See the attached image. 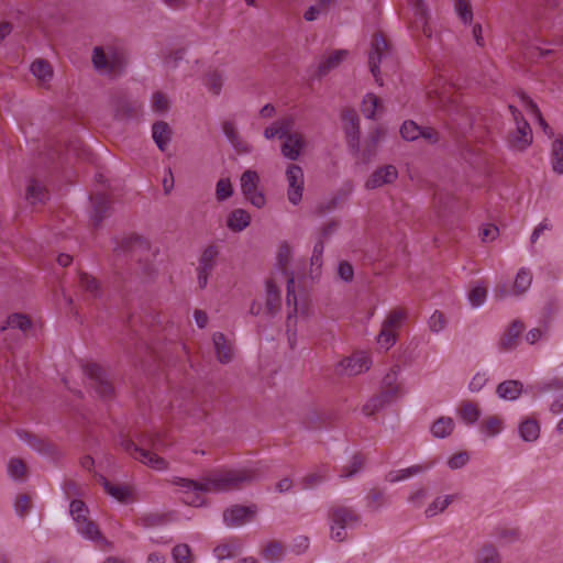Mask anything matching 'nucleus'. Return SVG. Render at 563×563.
<instances>
[{"mask_svg": "<svg viewBox=\"0 0 563 563\" xmlns=\"http://www.w3.org/2000/svg\"><path fill=\"white\" fill-rule=\"evenodd\" d=\"M286 180L288 184L287 198L288 201L297 206L302 199L303 194V170L299 165L290 164L286 170Z\"/></svg>", "mask_w": 563, "mask_h": 563, "instance_id": "9", "label": "nucleus"}, {"mask_svg": "<svg viewBox=\"0 0 563 563\" xmlns=\"http://www.w3.org/2000/svg\"><path fill=\"white\" fill-rule=\"evenodd\" d=\"M398 172L395 166L386 165L376 169L371 177L366 180L365 187L367 189H375L386 184H391L396 180Z\"/></svg>", "mask_w": 563, "mask_h": 563, "instance_id": "15", "label": "nucleus"}, {"mask_svg": "<svg viewBox=\"0 0 563 563\" xmlns=\"http://www.w3.org/2000/svg\"><path fill=\"white\" fill-rule=\"evenodd\" d=\"M233 194V188L229 179L221 178L217 183L216 196L219 201H224Z\"/></svg>", "mask_w": 563, "mask_h": 563, "instance_id": "57", "label": "nucleus"}, {"mask_svg": "<svg viewBox=\"0 0 563 563\" xmlns=\"http://www.w3.org/2000/svg\"><path fill=\"white\" fill-rule=\"evenodd\" d=\"M18 434L23 441H25L30 445V448H32L40 454L52 455L54 453V446L46 440L24 431L19 432Z\"/></svg>", "mask_w": 563, "mask_h": 563, "instance_id": "27", "label": "nucleus"}, {"mask_svg": "<svg viewBox=\"0 0 563 563\" xmlns=\"http://www.w3.org/2000/svg\"><path fill=\"white\" fill-rule=\"evenodd\" d=\"M431 433L434 438L444 439L454 430V421L450 417H440L431 426Z\"/></svg>", "mask_w": 563, "mask_h": 563, "instance_id": "32", "label": "nucleus"}, {"mask_svg": "<svg viewBox=\"0 0 563 563\" xmlns=\"http://www.w3.org/2000/svg\"><path fill=\"white\" fill-rule=\"evenodd\" d=\"M481 416V410L473 402H464L460 409L461 419L467 424H474Z\"/></svg>", "mask_w": 563, "mask_h": 563, "instance_id": "45", "label": "nucleus"}, {"mask_svg": "<svg viewBox=\"0 0 563 563\" xmlns=\"http://www.w3.org/2000/svg\"><path fill=\"white\" fill-rule=\"evenodd\" d=\"M121 448L129 453L134 460L151 466L152 468L162 471L167 467V462L153 453L148 448L158 450L161 446V440L153 438L152 435H143L140 439V444H136L133 440L122 438L120 441Z\"/></svg>", "mask_w": 563, "mask_h": 563, "instance_id": "2", "label": "nucleus"}, {"mask_svg": "<svg viewBox=\"0 0 563 563\" xmlns=\"http://www.w3.org/2000/svg\"><path fill=\"white\" fill-rule=\"evenodd\" d=\"M532 283V274L529 268L521 267L515 278L514 283V294L516 296H520L525 294L531 286Z\"/></svg>", "mask_w": 563, "mask_h": 563, "instance_id": "35", "label": "nucleus"}, {"mask_svg": "<svg viewBox=\"0 0 563 563\" xmlns=\"http://www.w3.org/2000/svg\"><path fill=\"white\" fill-rule=\"evenodd\" d=\"M522 101H523L526 109L538 120V123L541 126V129L543 130V132L549 137H553L554 132H553L552 128L543 119L541 111L539 110L538 106L533 102V100H531L527 96H523Z\"/></svg>", "mask_w": 563, "mask_h": 563, "instance_id": "37", "label": "nucleus"}, {"mask_svg": "<svg viewBox=\"0 0 563 563\" xmlns=\"http://www.w3.org/2000/svg\"><path fill=\"white\" fill-rule=\"evenodd\" d=\"M400 367L395 365L383 378V390L391 389L395 391V399L402 395L400 385L397 384Z\"/></svg>", "mask_w": 563, "mask_h": 563, "instance_id": "39", "label": "nucleus"}, {"mask_svg": "<svg viewBox=\"0 0 563 563\" xmlns=\"http://www.w3.org/2000/svg\"><path fill=\"white\" fill-rule=\"evenodd\" d=\"M324 251V241L322 239H318L314 243L312 255H311V266H316L320 268L322 265V255Z\"/></svg>", "mask_w": 563, "mask_h": 563, "instance_id": "60", "label": "nucleus"}, {"mask_svg": "<svg viewBox=\"0 0 563 563\" xmlns=\"http://www.w3.org/2000/svg\"><path fill=\"white\" fill-rule=\"evenodd\" d=\"M522 393V383L509 379L500 383L496 388V394L504 400H516Z\"/></svg>", "mask_w": 563, "mask_h": 563, "instance_id": "26", "label": "nucleus"}, {"mask_svg": "<svg viewBox=\"0 0 563 563\" xmlns=\"http://www.w3.org/2000/svg\"><path fill=\"white\" fill-rule=\"evenodd\" d=\"M523 329V323L519 320H515L501 335L498 342L499 351L508 352L516 349Z\"/></svg>", "mask_w": 563, "mask_h": 563, "instance_id": "14", "label": "nucleus"}, {"mask_svg": "<svg viewBox=\"0 0 563 563\" xmlns=\"http://www.w3.org/2000/svg\"><path fill=\"white\" fill-rule=\"evenodd\" d=\"M26 200L32 203H42L48 198V191L44 184L36 178H30L26 186Z\"/></svg>", "mask_w": 563, "mask_h": 563, "instance_id": "22", "label": "nucleus"}, {"mask_svg": "<svg viewBox=\"0 0 563 563\" xmlns=\"http://www.w3.org/2000/svg\"><path fill=\"white\" fill-rule=\"evenodd\" d=\"M532 142V131L530 124L526 119H521L516 126V132L512 136L511 143L514 146L525 150Z\"/></svg>", "mask_w": 563, "mask_h": 563, "instance_id": "25", "label": "nucleus"}, {"mask_svg": "<svg viewBox=\"0 0 563 563\" xmlns=\"http://www.w3.org/2000/svg\"><path fill=\"white\" fill-rule=\"evenodd\" d=\"M9 474L13 478H21L26 471L25 464L20 459H12L9 462Z\"/></svg>", "mask_w": 563, "mask_h": 563, "instance_id": "59", "label": "nucleus"}, {"mask_svg": "<svg viewBox=\"0 0 563 563\" xmlns=\"http://www.w3.org/2000/svg\"><path fill=\"white\" fill-rule=\"evenodd\" d=\"M451 120L460 128L471 126V113L465 108L454 106L450 110Z\"/></svg>", "mask_w": 563, "mask_h": 563, "instance_id": "44", "label": "nucleus"}, {"mask_svg": "<svg viewBox=\"0 0 563 563\" xmlns=\"http://www.w3.org/2000/svg\"><path fill=\"white\" fill-rule=\"evenodd\" d=\"M92 202V221L98 227L102 220L107 217L110 210V200L104 192H97L90 197Z\"/></svg>", "mask_w": 563, "mask_h": 563, "instance_id": "19", "label": "nucleus"}, {"mask_svg": "<svg viewBox=\"0 0 563 563\" xmlns=\"http://www.w3.org/2000/svg\"><path fill=\"white\" fill-rule=\"evenodd\" d=\"M454 10L464 24L472 22L473 11L470 0H455Z\"/></svg>", "mask_w": 563, "mask_h": 563, "instance_id": "49", "label": "nucleus"}, {"mask_svg": "<svg viewBox=\"0 0 563 563\" xmlns=\"http://www.w3.org/2000/svg\"><path fill=\"white\" fill-rule=\"evenodd\" d=\"M347 51L338 49L331 53L318 67L319 76L327 75L331 69L338 67L341 62L346 57Z\"/></svg>", "mask_w": 563, "mask_h": 563, "instance_id": "31", "label": "nucleus"}, {"mask_svg": "<svg viewBox=\"0 0 563 563\" xmlns=\"http://www.w3.org/2000/svg\"><path fill=\"white\" fill-rule=\"evenodd\" d=\"M257 512L255 505L241 506L234 505L227 508L223 512V521L229 527H239L251 521Z\"/></svg>", "mask_w": 563, "mask_h": 563, "instance_id": "12", "label": "nucleus"}, {"mask_svg": "<svg viewBox=\"0 0 563 563\" xmlns=\"http://www.w3.org/2000/svg\"><path fill=\"white\" fill-rule=\"evenodd\" d=\"M205 85L213 95L218 96L223 86V77L218 71H210L206 75Z\"/></svg>", "mask_w": 563, "mask_h": 563, "instance_id": "51", "label": "nucleus"}, {"mask_svg": "<svg viewBox=\"0 0 563 563\" xmlns=\"http://www.w3.org/2000/svg\"><path fill=\"white\" fill-rule=\"evenodd\" d=\"M412 11H413V20L411 22L412 32H417L420 29L427 26L429 24V13L428 8L423 0H409Z\"/></svg>", "mask_w": 563, "mask_h": 563, "instance_id": "23", "label": "nucleus"}, {"mask_svg": "<svg viewBox=\"0 0 563 563\" xmlns=\"http://www.w3.org/2000/svg\"><path fill=\"white\" fill-rule=\"evenodd\" d=\"M99 483L104 490L121 503H125L130 497V490L125 486L112 485L103 475H99Z\"/></svg>", "mask_w": 563, "mask_h": 563, "instance_id": "34", "label": "nucleus"}, {"mask_svg": "<svg viewBox=\"0 0 563 563\" xmlns=\"http://www.w3.org/2000/svg\"><path fill=\"white\" fill-rule=\"evenodd\" d=\"M378 344L388 350L390 346H393L396 342V335L395 332L390 329H387L385 327H382V330L377 338Z\"/></svg>", "mask_w": 563, "mask_h": 563, "instance_id": "58", "label": "nucleus"}, {"mask_svg": "<svg viewBox=\"0 0 563 563\" xmlns=\"http://www.w3.org/2000/svg\"><path fill=\"white\" fill-rule=\"evenodd\" d=\"M329 475V468L325 465L319 466L312 473L307 474L302 477L300 485L302 489L313 488L323 483Z\"/></svg>", "mask_w": 563, "mask_h": 563, "instance_id": "30", "label": "nucleus"}, {"mask_svg": "<svg viewBox=\"0 0 563 563\" xmlns=\"http://www.w3.org/2000/svg\"><path fill=\"white\" fill-rule=\"evenodd\" d=\"M251 216L244 209H234L228 217L227 225L231 231L241 232L250 225Z\"/></svg>", "mask_w": 563, "mask_h": 563, "instance_id": "28", "label": "nucleus"}, {"mask_svg": "<svg viewBox=\"0 0 563 563\" xmlns=\"http://www.w3.org/2000/svg\"><path fill=\"white\" fill-rule=\"evenodd\" d=\"M79 285L92 298H99L101 296L100 285L95 277L86 273H80Z\"/></svg>", "mask_w": 563, "mask_h": 563, "instance_id": "42", "label": "nucleus"}, {"mask_svg": "<svg viewBox=\"0 0 563 563\" xmlns=\"http://www.w3.org/2000/svg\"><path fill=\"white\" fill-rule=\"evenodd\" d=\"M380 106L379 99L374 93H367L362 102V112L367 119H374Z\"/></svg>", "mask_w": 563, "mask_h": 563, "instance_id": "48", "label": "nucleus"}, {"mask_svg": "<svg viewBox=\"0 0 563 563\" xmlns=\"http://www.w3.org/2000/svg\"><path fill=\"white\" fill-rule=\"evenodd\" d=\"M481 430L488 437H495L503 430V420L497 416H490L482 422Z\"/></svg>", "mask_w": 563, "mask_h": 563, "instance_id": "46", "label": "nucleus"}, {"mask_svg": "<svg viewBox=\"0 0 563 563\" xmlns=\"http://www.w3.org/2000/svg\"><path fill=\"white\" fill-rule=\"evenodd\" d=\"M279 307V290L272 280H268L266 284V310L271 316H274L278 311Z\"/></svg>", "mask_w": 563, "mask_h": 563, "instance_id": "36", "label": "nucleus"}, {"mask_svg": "<svg viewBox=\"0 0 563 563\" xmlns=\"http://www.w3.org/2000/svg\"><path fill=\"white\" fill-rule=\"evenodd\" d=\"M390 57V47L386 38L382 34H375L372 48L368 55L369 70L375 81L383 85L380 78L379 64L385 63Z\"/></svg>", "mask_w": 563, "mask_h": 563, "instance_id": "7", "label": "nucleus"}, {"mask_svg": "<svg viewBox=\"0 0 563 563\" xmlns=\"http://www.w3.org/2000/svg\"><path fill=\"white\" fill-rule=\"evenodd\" d=\"M283 555V547L277 542H272L267 544L264 550V556L271 561H277Z\"/></svg>", "mask_w": 563, "mask_h": 563, "instance_id": "63", "label": "nucleus"}, {"mask_svg": "<svg viewBox=\"0 0 563 563\" xmlns=\"http://www.w3.org/2000/svg\"><path fill=\"white\" fill-rule=\"evenodd\" d=\"M360 519L358 514L350 507H333L330 512L331 539L338 542L344 541L346 539L345 530L358 525Z\"/></svg>", "mask_w": 563, "mask_h": 563, "instance_id": "4", "label": "nucleus"}, {"mask_svg": "<svg viewBox=\"0 0 563 563\" xmlns=\"http://www.w3.org/2000/svg\"><path fill=\"white\" fill-rule=\"evenodd\" d=\"M32 74L41 80H47L53 76V70L49 65L44 59H36L31 65Z\"/></svg>", "mask_w": 563, "mask_h": 563, "instance_id": "47", "label": "nucleus"}, {"mask_svg": "<svg viewBox=\"0 0 563 563\" xmlns=\"http://www.w3.org/2000/svg\"><path fill=\"white\" fill-rule=\"evenodd\" d=\"M342 121L349 145L358 151L360 143V119L355 110L346 109L342 113Z\"/></svg>", "mask_w": 563, "mask_h": 563, "instance_id": "13", "label": "nucleus"}, {"mask_svg": "<svg viewBox=\"0 0 563 563\" xmlns=\"http://www.w3.org/2000/svg\"><path fill=\"white\" fill-rule=\"evenodd\" d=\"M85 375L90 380V387L103 399H110L114 394L112 380L99 364L88 363L84 367Z\"/></svg>", "mask_w": 563, "mask_h": 563, "instance_id": "6", "label": "nucleus"}, {"mask_svg": "<svg viewBox=\"0 0 563 563\" xmlns=\"http://www.w3.org/2000/svg\"><path fill=\"white\" fill-rule=\"evenodd\" d=\"M260 178L256 172L246 170L241 176V189L245 198L256 208L265 206L266 199L262 191L257 189Z\"/></svg>", "mask_w": 563, "mask_h": 563, "instance_id": "10", "label": "nucleus"}, {"mask_svg": "<svg viewBox=\"0 0 563 563\" xmlns=\"http://www.w3.org/2000/svg\"><path fill=\"white\" fill-rule=\"evenodd\" d=\"M428 324L433 333H439L446 327V319L441 311L435 310L429 318Z\"/></svg>", "mask_w": 563, "mask_h": 563, "instance_id": "54", "label": "nucleus"}, {"mask_svg": "<svg viewBox=\"0 0 563 563\" xmlns=\"http://www.w3.org/2000/svg\"><path fill=\"white\" fill-rule=\"evenodd\" d=\"M219 254V247L214 244L207 246L201 253L197 267V279L201 289L207 287L209 276L217 266Z\"/></svg>", "mask_w": 563, "mask_h": 563, "instance_id": "8", "label": "nucleus"}, {"mask_svg": "<svg viewBox=\"0 0 563 563\" xmlns=\"http://www.w3.org/2000/svg\"><path fill=\"white\" fill-rule=\"evenodd\" d=\"M217 358L221 363H229L233 358V349L231 343L221 332H216L212 336Z\"/></svg>", "mask_w": 563, "mask_h": 563, "instance_id": "21", "label": "nucleus"}, {"mask_svg": "<svg viewBox=\"0 0 563 563\" xmlns=\"http://www.w3.org/2000/svg\"><path fill=\"white\" fill-rule=\"evenodd\" d=\"M88 512L89 510L84 501L79 499L71 500L69 514L76 522L78 533L88 540H100L102 539L101 532L97 525L89 520Z\"/></svg>", "mask_w": 563, "mask_h": 563, "instance_id": "5", "label": "nucleus"}, {"mask_svg": "<svg viewBox=\"0 0 563 563\" xmlns=\"http://www.w3.org/2000/svg\"><path fill=\"white\" fill-rule=\"evenodd\" d=\"M31 328V321L25 314L13 313L8 317L5 325L1 328L3 332L19 330L25 333Z\"/></svg>", "mask_w": 563, "mask_h": 563, "instance_id": "33", "label": "nucleus"}, {"mask_svg": "<svg viewBox=\"0 0 563 563\" xmlns=\"http://www.w3.org/2000/svg\"><path fill=\"white\" fill-rule=\"evenodd\" d=\"M454 495H446L437 497L426 509L424 514L428 518L434 517L435 515L443 512L449 505L454 500Z\"/></svg>", "mask_w": 563, "mask_h": 563, "instance_id": "41", "label": "nucleus"}, {"mask_svg": "<svg viewBox=\"0 0 563 563\" xmlns=\"http://www.w3.org/2000/svg\"><path fill=\"white\" fill-rule=\"evenodd\" d=\"M364 456L360 453L354 454L347 465H344L340 473V478L350 479L356 475L364 465Z\"/></svg>", "mask_w": 563, "mask_h": 563, "instance_id": "40", "label": "nucleus"}, {"mask_svg": "<svg viewBox=\"0 0 563 563\" xmlns=\"http://www.w3.org/2000/svg\"><path fill=\"white\" fill-rule=\"evenodd\" d=\"M395 400V391L391 389L382 390L378 395L372 397L362 408V411L366 416H373L376 412L384 409L391 401Z\"/></svg>", "mask_w": 563, "mask_h": 563, "instance_id": "16", "label": "nucleus"}, {"mask_svg": "<svg viewBox=\"0 0 563 563\" xmlns=\"http://www.w3.org/2000/svg\"><path fill=\"white\" fill-rule=\"evenodd\" d=\"M262 477L261 471L255 465H245L234 468H218L206 474L200 481L176 477L174 484L184 494L183 501L186 505L200 507L203 504L202 494L239 490Z\"/></svg>", "mask_w": 563, "mask_h": 563, "instance_id": "1", "label": "nucleus"}, {"mask_svg": "<svg viewBox=\"0 0 563 563\" xmlns=\"http://www.w3.org/2000/svg\"><path fill=\"white\" fill-rule=\"evenodd\" d=\"M303 147L305 140L302 135L294 133L285 139V142L282 145V154L290 161H296L300 156Z\"/></svg>", "mask_w": 563, "mask_h": 563, "instance_id": "18", "label": "nucleus"}, {"mask_svg": "<svg viewBox=\"0 0 563 563\" xmlns=\"http://www.w3.org/2000/svg\"><path fill=\"white\" fill-rule=\"evenodd\" d=\"M551 164L554 173L563 174V139L558 137L551 146Z\"/></svg>", "mask_w": 563, "mask_h": 563, "instance_id": "38", "label": "nucleus"}, {"mask_svg": "<svg viewBox=\"0 0 563 563\" xmlns=\"http://www.w3.org/2000/svg\"><path fill=\"white\" fill-rule=\"evenodd\" d=\"M152 136L157 147L165 152L172 139V130L164 121H157L152 126Z\"/></svg>", "mask_w": 563, "mask_h": 563, "instance_id": "24", "label": "nucleus"}, {"mask_svg": "<svg viewBox=\"0 0 563 563\" xmlns=\"http://www.w3.org/2000/svg\"><path fill=\"white\" fill-rule=\"evenodd\" d=\"M338 275L346 283L352 282L354 277L353 266L346 261H341L338 266Z\"/></svg>", "mask_w": 563, "mask_h": 563, "instance_id": "64", "label": "nucleus"}, {"mask_svg": "<svg viewBox=\"0 0 563 563\" xmlns=\"http://www.w3.org/2000/svg\"><path fill=\"white\" fill-rule=\"evenodd\" d=\"M172 558L174 563H195V558L188 544L180 543L173 548Z\"/></svg>", "mask_w": 563, "mask_h": 563, "instance_id": "43", "label": "nucleus"}, {"mask_svg": "<svg viewBox=\"0 0 563 563\" xmlns=\"http://www.w3.org/2000/svg\"><path fill=\"white\" fill-rule=\"evenodd\" d=\"M152 109L155 112L164 113L169 109V100L166 95L156 91L152 96Z\"/></svg>", "mask_w": 563, "mask_h": 563, "instance_id": "55", "label": "nucleus"}, {"mask_svg": "<svg viewBox=\"0 0 563 563\" xmlns=\"http://www.w3.org/2000/svg\"><path fill=\"white\" fill-rule=\"evenodd\" d=\"M487 297V289L485 286L477 284L474 286L470 294H468V300L471 305L475 308L482 306Z\"/></svg>", "mask_w": 563, "mask_h": 563, "instance_id": "53", "label": "nucleus"}, {"mask_svg": "<svg viewBox=\"0 0 563 563\" xmlns=\"http://www.w3.org/2000/svg\"><path fill=\"white\" fill-rule=\"evenodd\" d=\"M371 364L372 362L367 353L357 352L342 360L338 365V372L343 375L354 376L368 371Z\"/></svg>", "mask_w": 563, "mask_h": 563, "instance_id": "11", "label": "nucleus"}, {"mask_svg": "<svg viewBox=\"0 0 563 563\" xmlns=\"http://www.w3.org/2000/svg\"><path fill=\"white\" fill-rule=\"evenodd\" d=\"M125 63L123 52L117 48L108 47L107 51L99 46L93 48L92 64L102 74L117 76L123 71Z\"/></svg>", "mask_w": 563, "mask_h": 563, "instance_id": "3", "label": "nucleus"}, {"mask_svg": "<svg viewBox=\"0 0 563 563\" xmlns=\"http://www.w3.org/2000/svg\"><path fill=\"white\" fill-rule=\"evenodd\" d=\"M520 438L526 442H534L540 437V426L536 419L527 418L518 427Z\"/></svg>", "mask_w": 563, "mask_h": 563, "instance_id": "29", "label": "nucleus"}, {"mask_svg": "<svg viewBox=\"0 0 563 563\" xmlns=\"http://www.w3.org/2000/svg\"><path fill=\"white\" fill-rule=\"evenodd\" d=\"M476 563H501V560L496 548L486 544L481 549Z\"/></svg>", "mask_w": 563, "mask_h": 563, "instance_id": "50", "label": "nucleus"}, {"mask_svg": "<svg viewBox=\"0 0 563 563\" xmlns=\"http://www.w3.org/2000/svg\"><path fill=\"white\" fill-rule=\"evenodd\" d=\"M113 106L115 117L120 120H125L134 117L141 108L139 101L132 100L125 96L118 97L114 100Z\"/></svg>", "mask_w": 563, "mask_h": 563, "instance_id": "17", "label": "nucleus"}, {"mask_svg": "<svg viewBox=\"0 0 563 563\" xmlns=\"http://www.w3.org/2000/svg\"><path fill=\"white\" fill-rule=\"evenodd\" d=\"M275 123L279 130L280 139H286L292 134L291 130L295 125V119L292 117L284 118Z\"/></svg>", "mask_w": 563, "mask_h": 563, "instance_id": "61", "label": "nucleus"}, {"mask_svg": "<svg viewBox=\"0 0 563 563\" xmlns=\"http://www.w3.org/2000/svg\"><path fill=\"white\" fill-rule=\"evenodd\" d=\"M470 460V456L466 452H459L452 455L448 461V466L451 470H459L463 467Z\"/></svg>", "mask_w": 563, "mask_h": 563, "instance_id": "62", "label": "nucleus"}, {"mask_svg": "<svg viewBox=\"0 0 563 563\" xmlns=\"http://www.w3.org/2000/svg\"><path fill=\"white\" fill-rule=\"evenodd\" d=\"M405 317H406L405 311H402L400 309L393 310L388 314L386 320L383 322V327L395 331V329H397L401 324Z\"/></svg>", "mask_w": 563, "mask_h": 563, "instance_id": "56", "label": "nucleus"}, {"mask_svg": "<svg viewBox=\"0 0 563 563\" xmlns=\"http://www.w3.org/2000/svg\"><path fill=\"white\" fill-rule=\"evenodd\" d=\"M400 134L406 141H415L422 134V129L413 121H405Z\"/></svg>", "mask_w": 563, "mask_h": 563, "instance_id": "52", "label": "nucleus"}, {"mask_svg": "<svg viewBox=\"0 0 563 563\" xmlns=\"http://www.w3.org/2000/svg\"><path fill=\"white\" fill-rule=\"evenodd\" d=\"M222 131L236 152L245 154L251 152V146L241 137L232 121H224Z\"/></svg>", "mask_w": 563, "mask_h": 563, "instance_id": "20", "label": "nucleus"}]
</instances>
